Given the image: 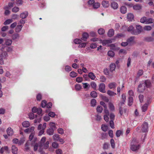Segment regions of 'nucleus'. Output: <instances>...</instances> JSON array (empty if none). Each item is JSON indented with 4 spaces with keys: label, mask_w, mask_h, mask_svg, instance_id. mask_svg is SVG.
<instances>
[{
    "label": "nucleus",
    "mask_w": 154,
    "mask_h": 154,
    "mask_svg": "<svg viewBox=\"0 0 154 154\" xmlns=\"http://www.w3.org/2000/svg\"><path fill=\"white\" fill-rule=\"evenodd\" d=\"M136 29L133 32L132 35H138L141 33L143 30L142 27L140 25H136Z\"/></svg>",
    "instance_id": "obj_1"
},
{
    "label": "nucleus",
    "mask_w": 154,
    "mask_h": 154,
    "mask_svg": "<svg viewBox=\"0 0 154 154\" xmlns=\"http://www.w3.org/2000/svg\"><path fill=\"white\" fill-rule=\"evenodd\" d=\"M146 88V85L143 82L140 83L139 85L137 91L140 93L143 92Z\"/></svg>",
    "instance_id": "obj_2"
},
{
    "label": "nucleus",
    "mask_w": 154,
    "mask_h": 154,
    "mask_svg": "<svg viewBox=\"0 0 154 154\" xmlns=\"http://www.w3.org/2000/svg\"><path fill=\"white\" fill-rule=\"evenodd\" d=\"M141 130L143 132H146L148 131V124L146 122H144L141 125Z\"/></svg>",
    "instance_id": "obj_3"
},
{
    "label": "nucleus",
    "mask_w": 154,
    "mask_h": 154,
    "mask_svg": "<svg viewBox=\"0 0 154 154\" xmlns=\"http://www.w3.org/2000/svg\"><path fill=\"white\" fill-rule=\"evenodd\" d=\"M140 144L137 145L135 144H131L130 148L132 151H136L140 149Z\"/></svg>",
    "instance_id": "obj_4"
},
{
    "label": "nucleus",
    "mask_w": 154,
    "mask_h": 154,
    "mask_svg": "<svg viewBox=\"0 0 154 154\" xmlns=\"http://www.w3.org/2000/svg\"><path fill=\"white\" fill-rule=\"evenodd\" d=\"M135 38V37L134 36H131L127 39V41L128 42V44L130 45L135 44L136 42L134 40Z\"/></svg>",
    "instance_id": "obj_5"
},
{
    "label": "nucleus",
    "mask_w": 154,
    "mask_h": 154,
    "mask_svg": "<svg viewBox=\"0 0 154 154\" xmlns=\"http://www.w3.org/2000/svg\"><path fill=\"white\" fill-rule=\"evenodd\" d=\"M105 85L104 83H102L100 84L99 86V90L100 92L103 93H105Z\"/></svg>",
    "instance_id": "obj_6"
},
{
    "label": "nucleus",
    "mask_w": 154,
    "mask_h": 154,
    "mask_svg": "<svg viewBox=\"0 0 154 154\" xmlns=\"http://www.w3.org/2000/svg\"><path fill=\"white\" fill-rule=\"evenodd\" d=\"M28 15V11H26L23 12L20 14V17L22 19H25L26 18Z\"/></svg>",
    "instance_id": "obj_7"
},
{
    "label": "nucleus",
    "mask_w": 154,
    "mask_h": 154,
    "mask_svg": "<svg viewBox=\"0 0 154 154\" xmlns=\"http://www.w3.org/2000/svg\"><path fill=\"white\" fill-rule=\"evenodd\" d=\"M31 144L30 143V141H28L25 145V149L26 151H28L30 150V147H29L30 144Z\"/></svg>",
    "instance_id": "obj_8"
},
{
    "label": "nucleus",
    "mask_w": 154,
    "mask_h": 154,
    "mask_svg": "<svg viewBox=\"0 0 154 154\" xmlns=\"http://www.w3.org/2000/svg\"><path fill=\"white\" fill-rule=\"evenodd\" d=\"M35 128L34 127H32L30 128H27L25 129L24 131L25 132L27 133H32L33 132Z\"/></svg>",
    "instance_id": "obj_9"
},
{
    "label": "nucleus",
    "mask_w": 154,
    "mask_h": 154,
    "mask_svg": "<svg viewBox=\"0 0 154 154\" xmlns=\"http://www.w3.org/2000/svg\"><path fill=\"white\" fill-rule=\"evenodd\" d=\"M127 18L128 20L130 21H132L134 20V15L131 13H128L127 15Z\"/></svg>",
    "instance_id": "obj_10"
},
{
    "label": "nucleus",
    "mask_w": 154,
    "mask_h": 154,
    "mask_svg": "<svg viewBox=\"0 0 154 154\" xmlns=\"http://www.w3.org/2000/svg\"><path fill=\"white\" fill-rule=\"evenodd\" d=\"M89 35L88 34L87 32H84L82 34V37L81 39L84 41H86Z\"/></svg>",
    "instance_id": "obj_11"
},
{
    "label": "nucleus",
    "mask_w": 154,
    "mask_h": 154,
    "mask_svg": "<svg viewBox=\"0 0 154 154\" xmlns=\"http://www.w3.org/2000/svg\"><path fill=\"white\" fill-rule=\"evenodd\" d=\"M7 132L8 135L9 136H12L13 134V129L9 127L7 130Z\"/></svg>",
    "instance_id": "obj_12"
},
{
    "label": "nucleus",
    "mask_w": 154,
    "mask_h": 154,
    "mask_svg": "<svg viewBox=\"0 0 154 154\" xmlns=\"http://www.w3.org/2000/svg\"><path fill=\"white\" fill-rule=\"evenodd\" d=\"M111 7L113 9H116L118 7V5L117 3L113 2L111 4Z\"/></svg>",
    "instance_id": "obj_13"
},
{
    "label": "nucleus",
    "mask_w": 154,
    "mask_h": 154,
    "mask_svg": "<svg viewBox=\"0 0 154 154\" xmlns=\"http://www.w3.org/2000/svg\"><path fill=\"white\" fill-rule=\"evenodd\" d=\"M143 82L144 84H145L147 88H149L151 87V83L150 80H145L144 82Z\"/></svg>",
    "instance_id": "obj_14"
},
{
    "label": "nucleus",
    "mask_w": 154,
    "mask_h": 154,
    "mask_svg": "<svg viewBox=\"0 0 154 154\" xmlns=\"http://www.w3.org/2000/svg\"><path fill=\"white\" fill-rule=\"evenodd\" d=\"M12 152L14 154H17V153L18 149L14 145L12 146Z\"/></svg>",
    "instance_id": "obj_15"
},
{
    "label": "nucleus",
    "mask_w": 154,
    "mask_h": 154,
    "mask_svg": "<svg viewBox=\"0 0 154 154\" xmlns=\"http://www.w3.org/2000/svg\"><path fill=\"white\" fill-rule=\"evenodd\" d=\"M144 41L147 42H153L154 38L151 36L147 37L144 38Z\"/></svg>",
    "instance_id": "obj_16"
},
{
    "label": "nucleus",
    "mask_w": 154,
    "mask_h": 154,
    "mask_svg": "<svg viewBox=\"0 0 154 154\" xmlns=\"http://www.w3.org/2000/svg\"><path fill=\"white\" fill-rule=\"evenodd\" d=\"M22 125L23 127L27 128L30 126V123L28 121H25L22 122Z\"/></svg>",
    "instance_id": "obj_17"
},
{
    "label": "nucleus",
    "mask_w": 154,
    "mask_h": 154,
    "mask_svg": "<svg viewBox=\"0 0 154 154\" xmlns=\"http://www.w3.org/2000/svg\"><path fill=\"white\" fill-rule=\"evenodd\" d=\"M135 29L132 25H130L128 28L127 31L128 32H130L132 35L133 32H134Z\"/></svg>",
    "instance_id": "obj_18"
},
{
    "label": "nucleus",
    "mask_w": 154,
    "mask_h": 154,
    "mask_svg": "<svg viewBox=\"0 0 154 154\" xmlns=\"http://www.w3.org/2000/svg\"><path fill=\"white\" fill-rule=\"evenodd\" d=\"M120 11L121 13L125 14L127 12V8L125 6H122L120 8Z\"/></svg>",
    "instance_id": "obj_19"
},
{
    "label": "nucleus",
    "mask_w": 154,
    "mask_h": 154,
    "mask_svg": "<svg viewBox=\"0 0 154 154\" xmlns=\"http://www.w3.org/2000/svg\"><path fill=\"white\" fill-rule=\"evenodd\" d=\"M102 5L105 8H107L109 6V2L106 1H103L102 2Z\"/></svg>",
    "instance_id": "obj_20"
},
{
    "label": "nucleus",
    "mask_w": 154,
    "mask_h": 154,
    "mask_svg": "<svg viewBox=\"0 0 154 154\" xmlns=\"http://www.w3.org/2000/svg\"><path fill=\"white\" fill-rule=\"evenodd\" d=\"M54 130L52 128H49L47 130V133L48 134L51 135L53 134L54 133Z\"/></svg>",
    "instance_id": "obj_21"
},
{
    "label": "nucleus",
    "mask_w": 154,
    "mask_h": 154,
    "mask_svg": "<svg viewBox=\"0 0 154 154\" xmlns=\"http://www.w3.org/2000/svg\"><path fill=\"white\" fill-rule=\"evenodd\" d=\"M114 30L112 29H111L109 30L108 32V35L109 37H111L114 35Z\"/></svg>",
    "instance_id": "obj_22"
},
{
    "label": "nucleus",
    "mask_w": 154,
    "mask_h": 154,
    "mask_svg": "<svg viewBox=\"0 0 154 154\" xmlns=\"http://www.w3.org/2000/svg\"><path fill=\"white\" fill-rule=\"evenodd\" d=\"M117 85L116 83L115 82H112L109 84V87L110 89L115 88Z\"/></svg>",
    "instance_id": "obj_23"
},
{
    "label": "nucleus",
    "mask_w": 154,
    "mask_h": 154,
    "mask_svg": "<svg viewBox=\"0 0 154 154\" xmlns=\"http://www.w3.org/2000/svg\"><path fill=\"white\" fill-rule=\"evenodd\" d=\"M142 7L140 5L137 4L133 6V8L135 10H138L141 9L142 8Z\"/></svg>",
    "instance_id": "obj_24"
},
{
    "label": "nucleus",
    "mask_w": 154,
    "mask_h": 154,
    "mask_svg": "<svg viewBox=\"0 0 154 154\" xmlns=\"http://www.w3.org/2000/svg\"><path fill=\"white\" fill-rule=\"evenodd\" d=\"M100 3L96 2H94L93 5H92L94 9H96L99 8L100 6Z\"/></svg>",
    "instance_id": "obj_25"
},
{
    "label": "nucleus",
    "mask_w": 154,
    "mask_h": 154,
    "mask_svg": "<svg viewBox=\"0 0 154 154\" xmlns=\"http://www.w3.org/2000/svg\"><path fill=\"white\" fill-rule=\"evenodd\" d=\"M109 109L111 111H113L115 110V107L113 104L109 102Z\"/></svg>",
    "instance_id": "obj_26"
},
{
    "label": "nucleus",
    "mask_w": 154,
    "mask_h": 154,
    "mask_svg": "<svg viewBox=\"0 0 154 154\" xmlns=\"http://www.w3.org/2000/svg\"><path fill=\"white\" fill-rule=\"evenodd\" d=\"M154 21V20L151 18H146V24H149L152 23Z\"/></svg>",
    "instance_id": "obj_27"
},
{
    "label": "nucleus",
    "mask_w": 154,
    "mask_h": 154,
    "mask_svg": "<svg viewBox=\"0 0 154 154\" xmlns=\"http://www.w3.org/2000/svg\"><path fill=\"white\" fill-rule=\"evenodd\" d=\"M34 143H35V141L34 142ZM34 143H33V142H32L31 143V145L32 146H34V151H36L37 150L38 147V144L37 143H34V145L33 144Z\"/></svg>",
    "instance_id": "obj_28"
},
{
    "label": "nucleus",
    "mask_w": 154,
    "mask_h": 154,
    "mask_svg": "<svg viewBox=\"0 0 154 154\" xmlns=\"http://www.w3.org/2000/svg\"><path fill=\"white\" fill-rule=\"evenodd\" d=\"M132 141L131 143V144H136L137 143H138L139 142V140L135 138H132Z\"/></svg>",
    "instance_id": "obj_29"
},
{
    "label": "nucleus",
    "mask_w": 154,
    "mask_h": 154,
    "mask_svg": "<svg viewBox=\"0 0 154 154\" xmlns=\"http://www.w3.org/2000/svg\"><path fill=\"white\" fill-rule=\"evenodd\" d=\"M88 76L92 80L94 79L96 77V76L94 75L93 73L92 72H90L88 73Z\"/></svg>",
    "instance_id": "obj_30"
},
{
    "label": "nucleus",
    "mask_w": 154,
    "mask_h": 154,
    "mask_svg": "<svg viewBox=\"0 0 154 154\" xmlns=\"http://www.w3.org/2000/svg\"><path fill=\"white\" fill-rule=\"evenodd\" d=\"M53 137L54 140L56 141H59V139L60 138L59 135L58 134H55L53 136Z\"/></svg>",
    "instance_id": "obj_31"
},
{
    "label": "nucleus",
    "mask_w": 154,
    "mask_h": 154,
    "mask_svg": "<svg viewBox=\"0 0 154 154\" xmlns=\"http://www.w3.org/2000/svg\"><path fill=\"white\" fill-rule=\"evenodd\" d=\"M133 103V98L132 96H129L128 98V105L131 106Z\"/></svg>",
    "instance_id": "obj_32"
},
{
    "label": "nucleus",
    "mask_w": 154,
    "mask_h": 154,
    "mask_svg": "<svg viewBox=\"0 0 154 154\" xmlns=\"http://www.w3.org/2000/svg\"><path fill=\"white\" fill-rule=\"evenodd\" d=\"M148 104L147 103H145L142 107V109L143 112H145L147 109Z\"/></svg>",
    "instance_id": "obj_33"
},
{
    "label": "nucleus",
    "mask_w": 154,
    "mask_h": 154,
    "mask_svg": "<svg viewBox=\"0 0 154 154\" xmlns=\"http://www.w3.org/2000/svg\"><path fill=\"white\" fill-rule=\"evenodd\" d=\"M23 26L22 25H18L15 29V31L16 32H20Z\"/></svg>",
    "instance_id": "obj_34"
},
{
    "label": "nucleus",
    "mask_w": 154,
    "mask_h": 154,
    "mask_svg": "<svg viewBox=\"0 0 154 154\" xmlns=\"http://www.w3.org/2000/svg\"><path fill=\"white\" fill-rule=\"evenodd\" d=\"M90 95L93 98H96L97 96V93L94 91L91 92Z\"/></svg>",
    "instance_id": "obj_35"
},
{
    "label": "nucleus",
    "mask_w": 154,
    "mask_h": 154,
    "mask_svg": "<svg viewBox=\"0 0 154 154\" xmlns=\"http://www.w3.org/2000/svg\"><path fill=\"white\" fill-rule=\"evenodd\" d=\"M101 137L102 140L108 137V134L106 133H102L101 134Z\"/></svg>",
    "instance_id": "obj_36"
},
{
    "label": "nucleus",
    "mask_w": 154,
    "mask_h": 154,
    "mask_svg": "<svg viewBox=\"0 0 154 154\" xmlns=\"http://www.w3.org/2000/svg\"><path fill=\"white\" fill-rule=\"evenodd\" d=\"M107 94L110 96H113L116 94V93L109 90L107 91Z\"/></svg>",
    "instance_id": "obj_37"
},
{
    "label": "nucleus",
    "mask_w": 154,
    "mask_h": 154,
    "mask_svg": "<svg viewBox=\"0 0 154 154\" xmlns=\"http://www.w3.org/2000/svg\"><path fill=\"white\" fill-rule=\"evenodd\" d=\"M77 73L74 71H72L70 72L69 73L70 76L72 77H75L77 76Z\"/></svg>",
    "instance_id": "obj_38"
},
{
    "label": "nucleus",
    "mask_w": 154,
    "mask_h": 154,
    "mask_svg": "<svg viewBox=\"0 0 154 154\" xmlns=\"http://www.w3.org/2000/svg\"><path fill=\"white\" fill-rule=\"evenodd\" d=\"M29 116L30 119H33L35 118H36L37 116V115H35V117L34 114L33 113H29Z\"/></svg>",
    "instance_id": "obj_39"
},
{
    "label": "nucleus",
    "mask_w": 154,
    "mask_h": 154,
    "mask_svg": "<svg viewBox=\"0 0 154 154\" xmlns=\"http://www.w3.org/2000/svg\"><path fill=\"white\" fill-rule=\"evenodd\" d=\"M109 146V143H105L103 144V149H108Z\"/></svg>",
    "instance_id": "obj_40"
},
{
    "label": "nucleus",
    "mask_w": 154,
    "mask_h": 154,
    "mask_svg": "<svg viewBox=\"0 0 154 154\" xmlns=\"http://www.w3.org/2000/svg\"><path fill=\"white\" fill-rule=\"evenodd\" d=\"M116 65L115 64L112 63L110 65V70L111 72H112L115 70L116 68Z\"/></svg>",
    "instance_id": "obj_41"
},
{
    "label": "nucleus",
    "mask_w": 154,
    "mask_h": 154,
    "mask_svg": "<svg viewBox=\"0 0 154 154\" xmlns=\"http://www.w3.org/2000/svg\"><path fill=\"white\" fill-rule=\"evenodd\" d=\"M12 21L13 20L12 19H8L5 21L4 23V24L5 25H8L11 23Z\"/></svg>",
    "instance_id": "obj_42"
},
{
    "label": "nucleus",
    "mask_w": 154,
    "mask_h": 154,
    "mask_svg": "<svg viewBox=\"0 0 154 154\" xmlns=\"http://www.w3.org/2000/svg\"><path fill=\"white\" fill-rule=\"evenodd\" d=\"M91 85L92 88H93L94 90H96L97 85L96 83L94 82H92L91 83Z\"/></svg>",
    "instance_id": "obj_43"
},
{
    "label": "nucleus",
    "mask_w": 154,
    "mask_h": 154,
    "mask_svg": "<svg viewBox=\"0 0 154 154\" xmlns=\"http://www.w3.org/2000/svg\"><path fill=\"white\" fill-rule=\"evenodd\" d=\"M12 43V40L11 39H8L6 40L5 44L7 45H10Z\"/></svg>",
    "instance_id": "obj_44"
},
{
    "label": "nucleus",
    "mask_w": 154,
    "mask_h": 154,
    "mask_svg": "<svg viewBox=\"0 0 154 154\" xmlns=\"http://www.w3.org/2000/svg\"><path fill=\"white\" fill-rule=\"evenodd\" d=\"M7 56V54L6 51L3 52L1 55V57L4 59Z\"/></svg>",
    "instance_id": "obj_45"
},
{
    "label": "nucleus",
    "mask_w": 154,
    "mask_h": 154,
    "mask_svg": "<svg viewBox=\"0 0 154 154\" xmlns=\"http://www.w3.org/2000/svg\"><path fill=\"white\" fill-rule=\"evenodd\" d=\"M103 110V109L101 106H98L97 107V111L100 113H101L102 112Z\"/></svg>",
    "instance_id": "obj_46"
},
{
    "label": "nucleus",
    "mask_w": 154,
    "mask_h": 154,
    "mask_svg": "<svg viewBox=\"0 0 154 154\" xmlns=\"http://www.w3.org/2000/svg\"><path fill=\"white\" fill-rule=\"evenodd\" d=\"M108 55L109 56L113 57L115 55L114 52L112 51H109L108 52Z\"/></svg>",
    "instance_id": "obj_47"
},
{
    "label": "nucleus",
    "mask_w": 154,
    "mask_h": 154,
    "mask_svg": "<svg viewBox=\"0 0 154 154\" xmlns=\"http://www.w3.org/2000/svg\"><path fill=\"white\" fill-rule=\"evenodd\" d=\"M143 70L142 69L139 70L137 73V76L139 77L142 75L143 74Z\"/></svg>",
    "instance_id": "obj_48"
},
{
    "label": "nucleus",
    "mask_w": 154,
    "mask_h": 154,
    "mask_svg": "<svg viewBox=\"0 0 154 154\" xmlns=\"http://www.w3.org/2000/svg\"><path fill=\"white\" fill-rule=\"evenodd\" d=\"M97 103L96 100L95 99H92L91 102V106L93 107L94 106L96 105V103Z\"/></svg>",
    "instance_id": "obj_49"
},
{
    "label": "nucleus",
    "mask_w": 154,
    "mask_h": 154,
    "mask_svg": "<svg viewBox=\"0 0 154 154\" xmlns=\"http://www.w3.org/2000/svg\"><path fill=\"white\" fill-rule=\"evenodd\" d=\"M46 112L48 113V116H49L51 117H54L56 115L55 113L54 112H50L48 113V111L46 110Z\"/></svg>",
    "instance_id": "obj_50"
},
{
    "label": "nucleus",
    "mask_w": 154,
    "mask_h": 154,
    "mask_svg": "<svg viewBox=\"0 0 154 154\" xmlns=\"http://www.w3.org/2000/svg\"><path fill=\"white\" fill-rule=\"evenodd\" d=\"M110 142L112 147L113 149H114L115 147V143L114 139L112 138L110 140Z\"/></svg>",
    "instance_id": "obj_51"
},
{
    "label": "nucleus",
    "mask_w": 154,
    "mask_h": 154,
    "mask_svg": "<svg viewBox=\"0 0 154 154\" xmlns=\"http://www.w3.org/2000/svg\"><path fill=\"white\" fill-rule=\"evenodd\" d=\"M19 35L17 33L14 34L12 36V38L13 40H14L19 38Z\"/></svg>",
    "instance_id": "obj_52"
},
{
    "label": "nucleus",
    "mask_w": 154,
    "mask_h": 154,
    "mask_svg": "<svg viewBox=\"0 0 154 154\" xmlns=\"http://www.w3.org/2000/svg\"><path fill=\"white\" fill-rule=\"evenodd\" d=\"M50 128H52L54 130H56V127L54 123L53 122H51L50 123Z\"/></svg>",
    "instance_id": "obj_53"
},
{
    "label": "nucleus",
    "mask_w": 154,
    "mask_h": 154,
    "mask_svg": "<svg viewBox=\"0 0 154 154\" xmlns=\"http://www.w3.org/2000/svg\"><path fill=\"white\" fill-rule=\"evenodd\" d=\"M45 140L46 137H43L42 138L40 141V146H42L43 145Z\"/></svg>",
    "instance_id": "obj_54"
},
{
    "label": "nucleus",
    "mask_w": 154,
    "mask_h": 154,
    "mask_svg": "<svg viewBox=\"0 0 154 154\" xmlns=\"http://www.w3.org/2000/svg\"><path fill=\"white\" fill-rule=\"evenodd\" d=\"M101 129L104 131H106L108 129V126L107 125H102L101 126Z\"/></svg>",
    "instance_id": "obj_55"
},
{
    "label": "nucleus",
    "mask_w": 154,
    "mask_h": 154,
    "mask_svg": "<svg viewBox=\"0 0 154 154\" xmlns=\"http://www.w3.org/2000/svg\"><path fill=\"white\" fill-rule=\"evenodd\" d=\"M98 32L99 34L102 35L104 33L105 30L103 29L100 28L98 29Z\"/></svg>",
    "instance_id": "obj_56"
},
{
    "label": "nucleus",
    "mask_w": 154,
    "mask_h": 154,
    "mask_svg": "<svg viewBox=\"0 0 154 154\" xmlns=\"http://www.w3.org/2000/svg\"><path fill=\"white\" fill-rule=\"evenodd\" d=\"M75 89L77 91H79L82 89V86L80 85L76 84L75 85Z\"/></svg>",
    "instance_id": "obj_57"
},
{
    "label": "nucleus",
    "mask_w": 154,
    "mask_h": 154,
    "mask_svg": "<svg viewBox=\"0 0 154 154\" xmlns=\"http://www.w3.org/2000/svg\"><path fill=\"white\" fill-rule=\"evenodd\" d=\"M146 18H147L144 16L142 17L140 20V22L142 23H146Z\"/></svg>",
    "instance_id": "obj_58"
},
{
    "label": "nucleus",
    "mask_w": 154,
    "mask_h": 154,
    "mask_svg": "<svg viewBox=\"0 0 154 154\" xmlns=\"http://www.w3.org/2000/svg\"><path fill=\"white\" fill-rule=\"evenodd\" d=\"M25 141V138L24 137H22L21 138L20 140L18 141V144L19 145H21L23 144Z\"/></svg>",
    "instance_id": "obj_59"
},
{
    "label": "nucleus",
    "mask_w": 154,
    "mask_h": 154,
    "mask_svg": "<svg viewBox=\"0 0 154 154\" xmlns=\"http://www.w3.org/2000/svg\"><path fill=\"white\" fill-rule=\"evenodd\" d=\"M143 29L145 30L149 31L152 29V27L149 26H146L144 27Z\"/></svg>",
    "instance_id": "obj_60"
},
{
    "label": "nucleus",
    "mask_w": 154,
    "mask_h": 154,
    "mask_svg": "<svg viewBox=\"0 0 154 154\" xmlns=\"http://www.w3.org/2000/svg\"><path fill=\"white\" fill-rule=\"evenodd\" d=\"M37 114L41 116H42L43 114H42V109L41 108H38V111L37 112Z\"/></svg>",
    "instance_id": "obj_61"
},
{
    "label": "nucleus",
    "mask_w": 154,
    "mask_h": 154,
    "mask_svg": "<svg viewBox=\"0 0 154 154\" xmlns=\"http://www.w3.org/2000/svg\"><path fill=\"white\" fill-rule=\"evenodd\" d=\"M42 98V95L40 93L38 94L36 96V99L38 101H40Z\"/></svg>",
    "instance_id": "obj_62"
},
{
    "label": "nucleus",
    "mask_w": 154,
    "mask_h": 154,
    "mask_svg": "<svg viewBox=\"0 0 154 154\" xmlns=\"http://www.w3.org/2000/svg\"><path fill=\"white\" fill-rule=\"evenodd\" d=\"M65 69L66 72H69L72 70V68L69 66H66L65 67Z\"/></svg>",
    "instance_id": "obj_63"
},
{
    "label": "nucleus",
    "mask_w": 154,
    "mask_h": 154,
    "mask_svg": "<svg viewBox=\"0 0 154 154\" xmlns=\"http://www.w3.org/2000/svg\"><path fill=\"white\" fill-rule=\"evenodd\" d=\"M74 42L76 44H80L82 42V40L77 38L74 40Z\"/></svg>",
    "instance_id": "obj_64"
}]
</instances>
